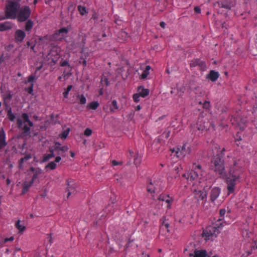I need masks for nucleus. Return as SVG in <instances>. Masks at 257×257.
I'll return each instance as SVG.
<instances>
[{
	"mask_svg": "<svg viewBox=\"0 0 257 257\" xmlns=\"http://www.w3.org/2000/svg\"><path fill=\"white\" fill-rule=\"evenodd\" d=\"M212 167L214 171L220 177L225 179L227 185V194L229 195L234 193L236 185L240 182V171L234 163L233 166L230 167L228 174H226L223 161L219 157H216L212 161Z\"/></svg>",
	"mask_w": 257,
	"mask_h": 257,
	"instance_id": "obj_1",
	"label": "nucleus"
},
{
	"mask_svg": "<svg viewBox=\"0 0 257 257\" xmlns=\"http://www.w3.org/2000/svg\"><path fill=\"white\" fill-rule=\"evenodd\" d=\"M204 174L205 173L201 169V166L196 165L194 170L190 171L187 175L184 174V176L186 177L189 184L198 188L199 186H202V184L205 180Z\"/></svg>",
	"mask_w": 257,
	"mask_h": 257,
	"instance_id": "obj_2",
	"label": "nucleus"
},
{
	"mask_svg": "<svg viewBox=\"0 0 257 257\" xmlns=\"http://www.w3.org/2000/svg\"><path fill=\"white\" fill-rule=\"evenodd\" d=\"M30 171L33 173V178L32 179L29 181H26L23 184V188L22 190V194H25L28 190L29 188L32 186V185L34 183L35 180H36L38 176L42 173V170L40 168H31Z\"/></svg>",
	"mask_w": 257,
	"mask_h": 257,
	"instance_id": "obj_3",
	"label": "nucleus"
},
{
	"mask_svg": "<svg viewBox=\"0 0 257 257\" xmlns=\"http://www.w3.org/2000/svg\"><path fill=\"white\" fill-rule=\"evenodd\" d=\"M17 122L19 126L22 127L26 133L29 132L30 127L33 125V123L29 120L26 113H23L21 117L18 118Z\"/></svg>",
	"mask_w": 257,
	"mask_h": 257,
	"instance_id": "obj_4",
	"label": "nucleus"
},
{
	"mask_svg": "<svg viewBox=\"0 0 257 257\" xmlns=\"http://www.w3.org/2000/svg\"><path fill=\"white\" fill-rule=\"evenodd\" d=\"M219 233L218 229L215 226H209L203 232V237L206 240H212Z\"/></svg>",
	"mask_w": 257,
	"mask_h": 257,
	"instance_id": "obj_5",
	"label": "nucleus"
},
{
	"mask_svg": "<svg viewBox=\"0 0 257 257\" xmlns=\"http://www.w3.org/2000/svg\"><path fill=\"white\" fill-rule=\"evenodd\" d=\"M172 153L174 156L177 157H182L191 153V148L189 144H185L180 148H177L176 150H172Z\"/></svg>",
	"mask_w": 257,
	"mask_h": 257,
	"instance_id": "obj_6",
	"label": "nucleus"
},
{
	"mask_svg": "<svg viewBox=\"0 0 257 257\" xmlns=\"http://www.w3.org/2000/svg\"><path fill=\"white\" fill-rule=\"evenodd\" d=\"M69 31V28H61L53 35V39L55 40H61L66 37Z\"/></svg>",
	"mask_w": 257,
	"mask_h": 257,
	"instance_id": "obj_7",
	"label": "nucleus"
},
{
	"mask_svg": "<svg viewBox=\"0 0 257 257\" xmlns=\"http://www.w3.org/2000/svg\"><path fill=\"white\" fill-rule=\"evenodd\" d=\"M61 51V48L57 46H53L48 55L49 59H51L52 61H56L59 58V54Z\"/></svg>",
	"mask_w": 257,
	"mask_h": 257,
	"instance_id": "obj_8",
	"label": "nucleus"
},
{
	"mask_svg": "<svg viewBox=\"0 0 257 257\" xmlns=\"http://www.w3.org/2000/svg\"><path fill=\"white\" fill-rule=\"evenodd\" d=\"M201 187L202 186H199L198 188H197L196 187H194V190L196 192L195 196L199 200H203L207 196L206 192L205 191L199 190V188Z\"/></svg>",
	"mask_w": 257,
	"mask_h": 257,
	"instance_id": "obj_9",
	"label": "nucleus"
},
{
	"mask_svg": "<svg viewBox=\"0 0 257 257\" xmlns=\"http://www.w3.org/2000/svg\"><path fill=\"white\" fill-rule=\"evenodd\" d=\"M158 182L155 180H151L149 182V184L147 186V191L148 192L154 194L155 192L156 187L158 185Z\"/></svg>",
	"mask_w": 257,
	"mask_h": 257,
	"instance_id": "obj_10",
	"label": "nucleus"
},
{
	"mask_svg": "<svg viewBox=\"0 0 257 257\" xmlns=\"http://www.w3.org/2000/svg\"><path fill=\"white\" fill-rule=\"evenodd\" d=\"M207 122H206L202 118H199V119L196 123V127L199 131H204L207 129Z\"/></svg>",
	"mask_w": 257,
	"mask_h": 257,
	"instance_id": "obj_11",
	"label": "nucleus"
},
{
	"mask_svg": "<svg viewBox=\"0 0 257 257\" xmlns=\"http://www.w3.org/2000/svg\"><path fill=\"white\" fill-rule=\"evenodd\" d=\"M220 193V189L218 187H214L212 189L210 193V198L212 201H214L219 196Z\"/></svg>",
	"mask_w": 257,
	"mask_h": 257,
	"instance_id": "obj_12",
	"label": "nucleus"
},
{
	"mask_svg": "<svg viewBox=\"0 0 257 257\" xmlns=\"http://www.w3.org/2000/svg\"><path fill=\"white\" fill-rule=\"evenodd\" d=\"M219 74L218 72L214 70L210 71L209 73L206 75V79L211 80V81H215L219 77Z\"/></svg>",
	"mask_w": 257,
	"mask_h": 257,
	"instance_id": "obj_13",
	"label": "nucleus"
},
{
	"mask_svg": "<svg viewBox=\"0 0 257 257\" xmlns=\"http://www.w3.org/2000/svg\"><path fill=\"white\" fill-rule=\"evenodd\" d=\"M25 37L26 34L22 30H18L15 33V39L18 42H22Z\"/></svg>",
	"mask_w": 257,
	"mask_h": 257,
	"instance_id": "obj_14",
	"label": "nucleus"
},
{
	"mask_svg": "<svg viewBox=\"0 0 257 257\" xmlns=\"http://www.w3.org/2000/svg\"><path fill=\"white\" fill-rule=\"evenodd\" d=\"M158 199H159V200L167 203L168 204L167 207L168 208H170L171 203L172 201V199L171 197H170L168 195H165V194L161 195H160V196L159 197Z\"/></svg>",
	"mask_w": 257,
	"mask_h": 257,
	"instance_id": "obj_15",
	"label": "nucleus"
},
{
	"mask_svg": "<svg viewBox=\"0 0 257 257\" xmlns=\"http://www.w3.org/2000/svg\"><path fill=\"white\" fill-rule=\"evenodd\" d=\"M6 145L5 134L3 129H1L0 130V149L3 148Z\"/></svg>",
	"mask_w": 257,
	"mask_h": 257,
	"instance_id": "obj_16",
	"label": "nucleus"
},
{
	"mask_svg": "<svg viewBox=\"0 0 257 257\" xmlns=\"http://www.w3.org/2000/svg\"><path fill=\"white\" fill-rule=\"evenodd\" d=\"M61 159L60 157H57L55 161L51 162L46 166V168H49L51 170L54 169L56 167V163L59 162Z\"/></svg>",
	"mask_w": 257,
	"mask_h": 257,
	"instance_id": "obj_17",
	"label": "nucleus"
},
{
	"mask_svg": "<svg viewBox=\"0 0 257 257\" xmlns=\"http://www.w3.org/2000/svg\"><path fill=\"white\" fill-rule=\"evenodd\" d=\"M15 226L20 232H23L26 229L24 224L20 220L16 221Z\"/></svg>",
	"mask_w": 257,
	"mask_h": 257,
	"instance_id": "obj_18",
	"label": "nucleus"
},
{
	"mask_svg": "<svg viewBox=\"0 0 257 257\" xmlns=\"http://www.w3.org/2000/svg\"><path fill=\"white\" fill-rule=\"evenodd\" d=\"M138 93L141 97H145L149 94V91L148 89H145L144 87L141 86L138 88Z\"/></svg>",
	"mask_w": 257,
	"mask_h": 257,
	"instance_id": "obj_19",
	"label": "nucleus"
},
{
	"mask_svg": "<svg viewBox=\"0 0 257 257\" xmlns=\"http://www.w3.org/2000/svg\"><path fill=\"white\" fill-rule=\"evenodd\" d=\"M207 252L205 250H196L194 251V257H206Z\"/></svg>",
	"mask_w": 257,
	"mask_h": 257,
	"instance_id": "obj_20",
	"label": "nucleus"
},
{
	"mask_svg": "<svg viewBox=\"0 0 257 257\" xmlns=\"http://www.w3.org/2000/svg\"><path fill=\"white\" fill-rule=\"evenodd\" d=\"M12 28V25L9 22L0 23V31H5Z\"/></svg>",
	"mask_w": 257,
	"mask_h": 257,
	"instance_id": "obj_21",
	"label": "nucleus"
},
{
	"mask_svg": "<svg viewBox=\"0 0 257 257\" xmlns=\"http://www.w3.org/2000/svg\"><path fill=\"white\" fill-rule=\"evenodd\" d=\"M99 105V103L97 101H93L89 103L87 105V107L89 109L95 110Z\"/></svg>",
	"mask_w": 257,
	"mask_h": 257,
	"instance_id": "obj_22",
	"label": "nucleus"
},
{
	"mask_svg": "<svg viewBox=\"0 0 257 257\" xmlns=\"http://www.w3.org/2000/svg\"><path fill=\"white\" fill-rule=\"evenodd\" d=\"M151 69V67L150 66H147L146 67L145 70L143 71L142 75H141V78L142 79H145L147 77L148 75L149 74V71Z\"/></svg>",
	"mask_w": 257,
	"mask_h": 257,
	"instance_id": "obj_23",
	"label": "nucleus"
},
{
	"mask_svg": "<svg viewBox=\"0 0 257 257\" xmlns=\"http://www.w3.org/2000/svg\"><path fill=\"white\" fill-rule=\"evenodd\" d=\"M32 158L31 155H26L24 158H22L20 160V167H22L23 164H24L25 162H26L27 161H28L29 159H30Z\"/></svg>",
	"mask_w": 257,
	"mask_h": 257,
	"instance_id": "obj_24",
	"label": "nucleus"
},
{
	"mask_svg": "<svg viewBox=\"0 0 257 257\" xmlns=\"http://www.w3.org/2000/svg\"><path fill=\"white\" fill-rule=\"evenodd\" d=\"M117 109L118 106L117 104V102L116 100H114L111 102V105L110 108V111L112 112H114Z\"/></svg>",
	"mask_w": 257,
	"mask_h": 257,
	"instance_id": "obj_25",
	"label": "nucleus"
},
{
	"mask_svg": "<svg viewBox=\"0 0 257 257\" xmlns=\"http://www.w3.org/2000/svg\"><path fill=\"white\" fill-rule=\"evenodd\" d=\"M33 27V22L31 20H29L27 22L25 26L26 31H30Z\"/></svg>",
	"mask_w": 257,
	"mask_h": 257,
	"instance_id": "obj_26",
	"label": "nucleus"
},
{
	"mask_svg": "<svg viewBox=\"0 0 257 257\" xmlns=\"http://www.w3.org/2000/svg\"><path fill=\"white\" fill-rule=\"evenodd\" d=\"M77 97L79 99L80 104H85L86 103V99L84 95H79Z\"/></svg>",
	"mask_w": 257,
	"mask_h": 257,
	"instance_id": "obj_27",
	"label": "nucleus"
},
{
	"mask_svg": "<svg viewBox=\"0 0 257 257\" xmlns=\"http://www.w3.org/2000/svg\"><path fill=\"white\" fill-rule=\"evenodd\" d=\"M169 224L168 222H167L166 220H164L162 222L161 228L163 229H166L167 232H169Z\"/></svg>",
	"mask_w": 257,
	"mask_h": 257,
	"instance_id": "obj_28",
	"label": "nucleus"
},
{
	"mask_svg": "<svg viewBox=\"0 0 257 257\" xmlns=\"http://www.w3.org/2000/svg\"><path fill=\"white\" fill-rule=\"evenodd\" d=\"M14 240V237L13 236H11L10 237L5 238L4 239H2L0 241V243L2 244H4L6 243V242H7L8 241L12 242Z\"/></svg>",
	"mask_w": 257,
	"mask_h": 257,
	"instance_id": "obj_29",
	"label": "nucleus"
},
{
	"mask_svg": "<svg viewBox=\"0 0 257 257\" xmlns=\"http://www.w3.org/2000/svg\"><path fill=\"white\" fill-rule=\"evenodd\" d=\"M199 59H194L191 61L190 63V65L191 67H196L198 66V64L199 63Z\"/></svg>",
	"mask_w": 257,
	"mask_h": 257,
	"instance_id": "obj_30",
	"label": "nucleus"
},
{
	"mask_svg": "<svg viewBox=\"0 0 257 257\" xmlns=\"http://www.w3.org/2000/svg\"><path fill=\"white\" fill-rule=\"evenodd\" d=\"M198 67H199V68L202 70H205L206 68V64L205 63V62L203 61H201L200 60L199 61V64H198Z\"/></svg>",
	"mask_w": 257,
	"mask_h": 257,
	"instance_id": "obj_31",
	"label": "nucleus"
},
{
	"mask_svg": "<svg viewBox=\"0 0 257 257\" xmlns=\"http://www.w3.org/2000/svg\"><path fill=\"white\" fill-rule=\"evenodd\" d=\"M92 134V131L90 128H87L84 132V135L86 137L90 136Z\"/></svg>",
	"mask_w": 257,
	"mask_h": 257,
	"instance_id": "obj_32",
	"label": "nucleus"
},
{
	"mask_svg": "<svg viewBox=\"0 0 257 257\" xmlns=\"http://www.w3.org/2000/svg\"><path fill=\"white\" fill-rule=\"evenodd\" d=\"M69 133V129H67L61 134L60 137L62 139H65L67 137Z\"/></svg>",
	"mask_w": 257,
	"mask_h": 257,
	"instance_id": "obj_33",
	"label": "nucleus"
},
{
	"mask_svg": "<svg viewBox=\"0 0 257 257\" xmlns=\"http://www.w3.org/2000/svg\"><path fill=\"white\" fill-rule=\"evenodd\" d=\"M134 163L136 164V165H139L141 163V156H140L138 154H136L135 156Z\"/></svg>",
	"mask_w": 257,
	"mask_h": 257,
	"instance_id": "obj_34",
	"label": "nucleus"
},
{
	"mask_svg": "<svg viewBox=\"0 0 257 257\" xmlns=\"http://www.w3.org/2000/svg\"><path fill=\"white\" fill-rule=\"evenodd\" d=\"M68 184V197L71 194V191H72V190L74 189V188L72 187V185H71L70 184V182L69 181L67 182Z\"/></svg>",
	"mask_w": 257,
	"mask_h": 257,
	"instance_id": "obj_35",
	"label": "nucleus"
},
{
	"mask_svg": "<svg viewBox=\"0 0 257 257\" xmlns=\"http://www.w3.org/2000/svg\"><path fill=\"white\" fill-rule=\"evenodd\" d=\"M54 157V154L52 152L50 154H47V155H46L45 156H44V160L43 161H47L48 160L52 158V157Z\"/></svg>",
	"mask_w": 257,
	"mask_h": 257,
	"instance_id": "obj_36",
	"label": "nucleus"
},
{
	"mask_svg": "<svg viewBox=\"0 0 257 257\" xmlns=\"http://www.w3.org/2000/svg\"><path fill=\"white\" fill-rule=\"evenodd\" d=\"M78 10L81 15H84L86 13L85 7L79 6L78 7Z\"/></svg>",
	"mask_w": 257,
	"mask_h": 257,
	"instance_id": "obj_37",
	"label": "nucleus"
},
{
	"mask_svg": "<svg viewBox=\"0 0 257 257\" xmlns=\"http://www.w3.org/2000/svg\"><path fill=\"white\" fill-rule=\"evenodd\" d=\"M140 96H141V95L138 93L134 94L133 99H134V101L137 102H139L140 101Z\"/></svg>",
	"mask_w": 257,
	"mask_h": 257,
	"instance_id": "obj_38",
	"label": "nucleus"
},
{
	"mask_svg": "<svg viewBox=\"0 0 257 257\" xmlns=\"http://www.w3.org/2000/svg\"><path fill=\"white\" fill-rule=\"evenodd\" d=\"M8 117L12 121H13L15 119V116L11 110L8 112Z\"/></svg>",
	"mask_w": 257,
	"mask_h": 257,
	"instance_id": "obj_39",
	"label": "nucleus"
},
{
	"mask_svg": "<svg viewBox=\"0 0 257 257\" xmlns=\"http://www.w3.org/2000/svg\"><path fill=\"white\" fill-rule=\"evenodd\" d=\"M27 91L30 94H33V84H32L30 87L26 89Z\"/></svg>",
	"mask_w": 257,
	"mask_h": 257,
	"instance_id": "obj_40",
	"label": "nucleus"
},
{
	"mask_svg": "<svg viewBox=\"0 0 257 257\" xmlns=\"http://www.w3.org/2000/svg\"><path fill=\"white\" fill-rule=\"evenodd\" d=\"M35 79V76L33 75H31L28 78V82H32Z\"/></svg>",
	"mask_w": 257,
	"mask_h": 257,
	"instance_id": "obj_41",
	"label": "nucleus"
},
{
	"mask_svg": "<svg viewBox=\"0 0 257 257\" xmlns=\"http://www.w3.org/2000/svg\"><path fill=\"white\" fill-rule=\"evenodd\" d=\"M225 212H226L225 209H220V211H219L220 216H223L225 213Z\"/></svg>",
	"mask_w": 257,
	"mask_h": 257,
	"instance_id": "obj_42",
	"label": "nucleus"
},
{
	"mask_svg": "<svg viewBox=\"0 0 257 257\" xmlns=\"http://www.w3.org/2000/svg\"><path fill=\"white\" fill-rule=\"evenodd\" d=\"M194 11L197 13H201V9L199 7H196L194 8Z\"/></svg>",
	"mask_w": 257,
	"mask_h": 257,
	"instance_id": "obj_43",
	"label": "nucleus"
},
{
	"mask_svg": "<svg viewBox=\"0 0 257 257\" xmlns=\"http://www.w3.org/2000/svg\"><path fill=\"white\" fill-rule=\"evenodd\" d=\"M61 150L62 151H64V152H65V151H67L68 150V147L66 146H63L61 148Z\"/></svg>",
	"mask_w": 257,
	"mask_h": 257,
	"instance_id": "obj_44",
	"label": "nucleus"
},
{
	"mask_svg": "<svg viewBox=\"0 0 257 257\" xmlns=\"http://www.w3.org/2000/svg\"><path fill=\"white\" fill-rule=\"evenodd\" d=\"M69 92L67 90H66L65 92H63V95L64 97L65 98H67L68 96Z\"/></svg>",
	"mask_w": 257,
	"mask_h": 257,
	"instance_id": "obj_45",
	"label": "nucleus"
},
{
	"mask_svg": "<svg viewBox=\"0 0 257 257\" xmlns=\"http://www.w3.org/2000/svg\"><path fill=\"white\" fill-rule=\"evenodd\" d=\"M112 164L113 166H116V165H119V163L118 162H117V161H116L115 160H113L112 161Z\"/></svg>",
	"mask_w": 257,
	"mask_h": 257,
	"instance_id": "obj_46",
	"label": "nucleus"
},
{
	"mask_svg": "<svg viewBox=\"0 0 257 257\" xmlns=\"http://www.w3.org/2000/svg\"><path fill=\"white\" fill-rule=\"evenodd\" d=\"M67 65H68V62L67 61H65L61 63V65L62 66H66Z\"/></svg>",
	"mask_w": 257,
	"mask_h": 257,
	"instance_id": "obj_47",
	"label": "nucleus"
},
{
	"mask_svg": "<svg viewBox=\"0 0 257 257\" xmlns=\"http://www.w3.org/2000/svg\"><path fill=\"white\" fill-rule=\"evenodd\" d=\"M72 88V85H69L67 87L66 90L69 92V91L71 90Z\"/></svg>",
	"mask_w": 257,
	"mask_h": 257,
	"instance_id": "obj_48",
	"label": "nucleus"
},
{
	"mask_svg": "<svg viewBox=\"0 0 257 257\" xmlns=\"http://www.w3.org/2000/svg\"><path fill=\"white\" fill-rule=\"evenodd\" d=\"M160 26L163 28H164L165 27V23L163 22H161L160 23Z\"/></svg>",
	"mask_w": 257,
	"mask_h": 257,
	"instance_id": "obj_49",
	"label": "nucleus"
},
{
	"mask_svg": "<svg viewBox=\"0 0 257 257\" xmlns=\"http://www.w3.org/2000/svg\"><path fill=\"white\" fill-rule=\"evenodd\" d=\"M165 135L166 138H168L170 136V132H166L164 134Z\"/></svg>",
	"mask_w": 257,
	"mask_h": 257,
	"instance_id": "obj_50",
	"label": "nucleus"
},
{
	"mask_svg": "<svg viewBox=\"0 0 257 257\" xmlns=\"http://www.w3.org/2000/svg\"><path fill=\"white\" fill-rule=\"evenodd\" d=\"M82 64H83L84 66H86L87 63H86V61L85 59L83 60Z\"/></svg>",
	"mask_w": 257,
	"mask_h": 257,
	"instance_id": "obj_51",
	"label": "nucleus"
},
{
	"mask_svg": "<svg viewBox=\"0 0 257 257\" xmlns=\"http://www.w3.org/2000/svg\"><path fill=\"white\" fill-rule=\"evenodd\" d=\"M141 106L140 105H138L136 107V110H139L141 109Z\"/></svg>",
	"mask_w": 257,
	"mask_h": 257,
	"instance_id": "obj_52",
	"label": "nucleus"
},
{
	"mask_svg": "<svg viewBox=\"0 0 257 257\" xmlns=\"http://www.w3.org/2000/svg\"><path fill=\"white\" fill-rule=\"evenodd\" d=\"M70 154H71V156L72 157H74V156H75V154H74V152H70Z\"/></svg>",
	"mask_w": 257,
	"mask_h": 257,
	"instance_id": "obj_53",
	"label": "nucleus"
},
{
	"mask_svg": "<svg viewBox=\"0 0 257 257\" xmlns=\"http://www.w3.org/2000/svg\"><path fill=\"white\" fill-rule=\"evenodd\" d=\"M129 153H130L131 156L133 155V151H132L131 150H130L129 151Z\"/></svg>",
	"mask_w": 257,
	"mask_h": 257,
	"instance_id": "obj_54",
	"label": "nucleus"
},
{
	"mask_svg": "<svg viewBox=\"0 0 257 257\" xmlns=\"http://www.w3.org/2000/svg\"><path fill=\"white\" fill-rule=\"evenodd\" d=\"M37 2V0H34V3L36 4Z\"/></svg>",
	"mask_w": 257,
	"mask_h": 257,
	"instance_id": "obj_55",
	"label": "nucleus"
},
{
	"mask_svg": "<svg viewBox=\"0 0 257 257\" xmlns=\"http://www.w3.org/2000/svg\"><path fill=\"white\" fill-rule=\"evenodd\" d=\"M7 182L8 184L10 183V180L9 179L7 180Z\"/></svg>",
	"mask_w": 257,
	"mask_h": 257,
	"instance_id": "obj_56",
	"label": "nucleus"
},
{
	"mask_svg": "<svg viewBox=\"0 0 257 257\" xmlns=\"http://www.w3.org/2000/svg\"><path fill=\"white\" fill-rule=\"evenodd\" d=\"M11 97V96L10 94H9V98H10Z\"/></svg>",
	"mask_w": 257,
	"mask_h": 257,
	"instance_id": "obj_57",
	"label": "nucleus"
},
{
	"mask_svg": "<svg viewBox=\"0 0 257 257\" xmlns=\"http://www.w3.org/2000/svg\"><path fill=\"white\" fill-rule=\"evenodd\" d=\"M32 49H34V46H32Z\"/></svg>",
	"mask_w": 257,
	"mask_h": 257,
	"instance_id": "obj_58",
	"label": "nucleus"
},
{
	"mask_svg": "<svg viewBox=\"0 0 257 257\" xmlns=\"http://www.w3.org/2000/svg\"><path fill=\"white\" fill-rule=\"evenodd\" d=\"M29 44H30V43L28 42V45H29Z\"/></svg>",
	"mask_w": 257,
	"mask_h": 257,
	"instance_id": "obj_59",
	"label": "nucleus"
},
{
	"mask_svg": "<svg viewBox=\"0 0 257 257\" xmlns=\"http://www.w3.org/2000/svg\"><path fill=\"white\" fill-rule=\"evenodd\" d=\"M205 104H208V105L209 103H205Z\"/></svg>",
	"mask_w": 257,
	"mask_h": 257,
	"instance_id": "obj_60",
	"label": "nucleus"
},
{
	"mask_svg": "<svg viewBox=\"0 0 257 257\" xmlns=\"http://www.w3.org/2000/svg\"><path fill=\"white\" fill-rule=\"evenodd\" d=\"M212 257H217V256L215 255V256H212Z\"/></svg>",
	"mask_w": 257,
	"mask_h": 257,
	"instance_id": "obj_61",
	"label": "nucleus"
},
{
	"mask_svg": "<svg viewBox=\"0 0 257 257\" xmlns=\"http://www.w3.org/2000/svg\"><path fill=\"white\" fill-rule=\"evenodd\" d=\"M256 128H257V126H256Z\"/></svg>",
	"mask_w": 257,
	"mask_h": 257,
	"instance_id": "obj_62",
	"label": "nucleus"
}]
</instances>
